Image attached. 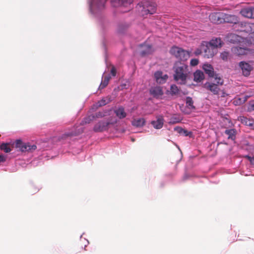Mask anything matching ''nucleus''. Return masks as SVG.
<instances>
[{
    "instance_id": "46",
    "label": "nucleus",
    "mask_w": 254,
    "mask_h": 254,
    "mask_svg": "<svg viewBox=\"0 0 254 254\" xmlns=\"http://www.w3.org/2000/svg\"><path fill=\"white\" fill-rule=\"evenodd\" d=\"M195 55H200L202 53H203V51L201 50V46L200 47V49H197L195 51Z\"/></svg>"
},
{
    "instance_id": "16",
    "label": "nucleus",
    "mask_w": 254,
    "mask_h": 254,
    "mask_svg": "<svg viewBox=\"0 0 254 254\" xmlns=\"http://www.w3.org/2000/svg\"><path fill=\"white\" fill-rule=\"evenodd\" d=\"M237 17H223V23L227 22L230 23H234L236 25L235 28H238L239 29L240 25H243V22H239L236 18Z\"/></svg>"
},
{
    "instance_id": "36",
    "label": "nucleus",
    "mask_w": 254,
    "mask_h": 254,
    "mask_svg": "<svg viewBox=\"0 0 254 254\" xmlns=\"http://www.w3.org/2000/svg\"><path fill=\"white\" fill-rule=\"evenodd\" d=\"M214 76L215 79L216 81V83L215 84H218V86L222 85L224 83L223 79L220 76H219L218 74H215Z\"/></svg>"
},
{
    "instance_id": "18",
    "label": "nucleus",
    "mask_w": 254,
    "mask_h": 254,
    "mask_svg": "<svg viewBox=\"0 0 254 254\" xmlns=\"http://www.w3.org/2000/svg\"><path fill=\"white\" fill-rule=\"evenodd\" d=\"M150 94L155 98H160L163 95L162 88L160 86L152 87L150 89Z\"/></svg>"
},
{
    "instance_id": "26",
    "label": "nucleus",
    "mask_w": 254,
    "mask_h": 254,
    "mask_svg": "<svg viewBox=\"0 0 254 254\" xmlns=\"http://www.w3.org/2000/svg\"><path fill=\"white\" fill-rule=\"evenodd\" d=\"M145 123V120L143 118L134 119L132 120L131 124L133 126L136 127H143Z\"/></svg>"
},
{
    "instance_id": "3",
    "label": "nucleus",
    "mask_w": 254,
    "mask_h": 254,
    "mask_svg": "<svg viewBox=\"0 0 254 254\" xmlns=\"http://www.w3.org/2000/svg\"><path fill=\"white\" fill-rule=\"evenodd\" d=\"M107 0H91L89 2L91 14H96L103 10Z\"/></svg>"
},
{
    "instance_id": "30",
    "label": "nucleus",
    "mask_w": 254,
    "mask_h": 254,
    "mask_svg": "<svg viewBox=\"0 0 254 254\" xmlns=\"http://www.w3.org/2000/svg\"><path fill=\"white\" fill-rule=\"evenodd\" d=\"M186 103L187 107L191 110L195 109V106L193 105V101L191 97H187L186 99Z\"/></svg>"
},
{
    "instance_id": "43",
    "label": "nucleus",
    "mask_w": 254,
    "mask_h": 254,
    "mask_svg": "<svg viewBox=\"0 0 254 254\" xmlns=\"http://www.w3.org/2000/svg\"><path fill=\"white\" fill-rule=\"evenodd\" d=\"M215 14L216 15H217V16H232L231 14L225 13H224L222 11H219V12H217L216 13H215Z\"/></svg>"
},
{
    "instance_id": "1",
    "label": "nucleus",
    "mask_w": 254,
    "mask_h": 254,
    "mask_svg": "<svg viewBox=\"0 0 254 254\" xmlns=\"http://www.w3.org/2000/svg\"><path fill=\"white\" fill-rule=\"evenodd\" d=\"M173 69L174 79L180 84H185L190 73L188 65L184 62H176Z\"/></svg>"
},
{
    "instance_id": "25",
    "label": "nucleus",
    "mask_w": 254,
    "mask_h": 254,
    "mask_svg": "<svg viewBox=\"0 0 254 254\" xmlns=\"http://www.w3.org/2000/svg\"><path fill=\"white\" fill-rule=\"evenodd\" d=\"M193 80L197 82H200L204 79V75L202 71L199 70H196L193 73Z\"/></svg>"
},
{
    "instance_id": "33",
    "label": "nucleus",
    "mask_w": 254,
    "mask_h": 254,
    "mask_svg": "<svg viewBox=\"0 0 254 254\" xmlns=\"http://www.w3.org/2000/svg\"><path fill=\"white\" fill-rule=\"evenodd\" d=\"M210 20L214 24H219L223 23V17H209Z\"/></svg>"
},
{
    "instance_id": "8",
    "label": "nucleus",
    "mask_w": 254,
    "mask_h": 254,
    "mask_svg": "<svg viewBox=\"0 0 254 254\" xmlns=\"http://www.w3.org/2000/svg\"><path fill=\"white\" fill-rule=\"evenodd\" d=\"M115 123H111L107 121H102L97 123L93 128V130L95 132H102L108 129L109 126Z\"/></svg>"
},
{
    "instance_id": "5",
    "label": "nucleus",
    "mask_w": 254,
    "mask_h": 254,
    "mask_svg": "<svg viewBox=\"0 0 254 254\" xmlns=\"http://www.w3.org/2000/svg\"><path fill=\"white\" fill-rule=\"evenodd\" d=\"M133 1V0H111L110 2L113 7L127 8V10L123 11L125 12L129 10Z\"/></svg>"
},
{
    "instance_id": "4",
    "label": "nucleus",
    "mask_w": 254,
    "mask_h": 254,
    "mask_svg": "<svg viewBox=\"0 0 254 254\" xmlns=\"http://www.w3.org/2000/svg\"><path fill=\"white\" fill-rule=\"evenodd\" d=\"M170 54L180 60L179 62H184L188 60L190 57L188 51L178 47H173L170 51Z\"/></svg>"
},
{
    "instance_id": "2",
    "label": "nucleus",
    "mask_w": 254,
    "mask_h": 254,
    "mask_svg": "<svg viewBox=\"0 0 254 254\" xmlns=\"http://www.w3.org/2000/svg\"><path fill=\"white\" fill-rule=\"evenodd\" d=\"M136 7L142 16L153 14L156 13L157 10L156 4L150 1H141L137 4Z\"/></svg>"
},
{
    "instance_id": "41",
    "label": "nucleus",
    "mask_w": 254,
    "mask_h": 254,
    "mask_svg": "<svg viewBox=\"0 0 254 254\" xmlns=\"http://www.w3.org/2000/svg\"><path fill=\"white\" fill-rule=\"evenodd\" d=\"M190 64L192 66H195L198 64V60L196 59H191Z\"/></svg>"
},
{
    "instance_id": "21",
    "label": "nucleus",
    "mask_w": 254,
    "mask_h": 254,
    "mask_svg": "<svg viewBox=\"0 0 254 254\" xmlns=\"http://www.w3.org/2000/svg\"><path fill=\"white\" fill-rule=\"evenodd\" d=\"M114 113L116 116L120 119L125 118L127 116V113L125 112V108L120 106L114 110Z\"/></svg>"
},
{
    "instance_id": "7",
    "label": "nucleus",
    "mask_w": 254,
    "mask_h": 254,
    "mask_svg": "<svg viewBox=\"0 0 254 254\" xmlns=\"http://www.w3.org/2000/svg\"><path fill=\"white\" fill-rule=\"evenodd\" d=\"M201 50L203 51L204 57L207 58H212L217 52V50H215L214 48L207 44V42L202 43Z\"/></svg>"
},
{
    "instance_id": "50",
    "label": "nucleus",
    "mask_w": 254,
    "mask_h": 254,
    "mask_svg": "<svg viewBox=\"0 0 254 254\" xmlns=\"http://www.w3.org/2000/svg\"><path fill=\"white\" fill-rule=\"evenodd\" d=\"M227 95H228V94L225 92H224V91H222L221 94V97H225Z\"/></svg>"
},
{
    "instance_id": "49",
    "label": "nucleus",
    "mask_w": 254,
    "mask_h": 254,
    "mask_svg": "<svg viewBox=\"0 0 254 254\" xmlns=\"http://www.w3.org/2000/svg\"><path fill=\"white\" fill-rule=\"evenodd\" d=\"M104 116H105L104 114H102V113L98 112L96 114V117L97 118H99V117H102Z\"/></svg>"
},
{
    "instance_id": "17",
    "label": "nucleus",
    "mask_w": 254,
    "mask_h": 254,
    "mask_svg": "<svg viewBox=\"0 0 254 254\" xmlns=\"http://www.w3.org/2000/svg\"><path fill=\"white\" fill-rule=\"evenodd\" d=\"M237 17H223V23L227 22L230 23H234L236 25L235 28H238L239 29L240 25H243V22H239L236 18Z\"/></svg>"
},
{
    "instance_id": "11",
    "label": "nucleus",
    "mask_w": 254,
    "mask_h": 254,
    "mask_svg": "<svg viewBox=\"0 0 254 254\" xmlns=\"http://www.w3.org/2000/svg\"><path fill=\"white\" fill-rule=\"evenodd\" d=\"M218 86V84L209 82H207L204 84V87L214 95H218L219 94L220 90Z\"/></svg>"
},
{
    "instance_id": "27",
    "label": "nucleus",
    "mask_w": 254,
    "mask_h": 254,
    "mask_svg": "<svg viewBox=\"0 0 254 254\" xmlns=\"http://www.w3.org/2000/svg\"><path fill=\"white\" fill-rule=\"evenodd\" d=\"M110 79L111 76L110 75H104L103 77V80L99 86V89H102L106 87Z\"/></svg>"
},
{
    "instance_id": "40",
    "label": "nucleus",
    "mask_w": 254,
    "mask_h": 254,
    "mask_svg": "<svg viewBox=\"0 0 254 254\" xmlns=\"http://www.w3.org/2000/svg\"><path fill=\"white\" fill-rule=\"evenodd\" d=\"M108 103V101L105 99H103L98 102L99 106H103L106 105Z\"/></svg>"
},
{
    "instance_id": "22",
    "label": "nucleus",
    "mask_w": 254,
    "mask_h": 254,
    "mask_svg": "<svg viewBox=\"0 0 254 254\" xmlns=\"http://www.w3.org/2000/svg\"><path fill=\"white\" fill-rule=\"evenodd\" d=\"M202 68L205 73L208 74L209 77H213L215 75L214 74V68L211 64H204Z\"/></svg>"
},
{
    "instance_id": "34",
    "label": "nucleus",
    "mask_w": 254,
    "mask_h": 254,
    "mask_svg": "<svg viewBox=\"0 0 254 254\" xmlns=\"http://www.w3.org/2000/svg\"><path fill=\"white\" fill-rule=\"evenodd\" d=\"M95 117L94 116H89L86 118H85L83 121L80 123V125L81 126H83L87 124L90 123L94 119Z\"/></svg>"
},
{
    "instance_id": "10",
    "label": "nucleus",
    "mask_w": 254,
    "mask_h": 254,
    "mask_svg": "<svg viewBox=\"0 0 254 254\" xmlns=\"http://www.w3.org/2000/svg\"><path fill=\"white\" fill-rule=\"evenodd\" d=\"M140 54L142 57L151 54L154 51L153 49L150 45L141 44L140 45Z\"/></svg>"
},
{
    "instance_id": "29",
    "label": "nucleus",
    "mask_w": 254,
    "mask_h": 254,
    "mask_svg": "<svg viewBox=\"0 0 254 254\" xmlns=\"http://www.w3.org/2000/svg\"><path fill=\"white\" fill-rule=\"evenodd\" d=\"M225 133L228 135V138L233 140L235 139L236 131L235 129H226Z\"/></svg>"
},
{
    "instance_id": "20",
    "label": "nucleus",
    "mask_w": 254,
    "mask_h": 254,
    "mask_svg": "<svg viewBox=\"0 0 254 254\" xmlns=\"http://www.w3.org/2000/svg\"><path fill=\"white\" fill-rule=\"evenodd\" d=\"M207 43L212 47L214 48L215 50H217L218 48H221L223 44L220 38L212 39L210 42H207Z\"/></svg>"
},
{
    "instance_id": "38",
    "label": "nucleus",
    "mask_w": 254,
    "mask_h": 254,
    "mask_svg": "<svg viewBox=\"0 0 254 254\" xmlns=\"http://www.w3.org/2000/svg\"><path fill=\"white\" fill-rule=\"evenodd\" d=\"M248 111L249 112L254 111V100L249 102L248 107Z\"/></svg>"
},
{
    "instance_id": "45",
    "label": "nucleus",
    "mask_w": 254,
    "mask_h": 254,
    "mask_svg": "<svg viewBox=\"0 0 254 254\" xmlns=\"http://www.w3.org/2000/svg\"><path fill=\"white\" fill-rule=\"evenodd\" d=\"M111 73L113 76H115L116 75V69L114 66L111 68Z\"/></svg>"
},
{
    "instance_id": "23",
    "label": "nucleus",
    "mask_w": 254,
    "mask_h": 254,
    "mask_svg": "<svg viewBox=\"0 0 254 254\" xmlns=\"http://www.w3.org/2000/svg\"><path fill=\"white\" fill-rule=\"evenodd\" d=\"M232 52L233 54L238 55H245L247 54L248 49L239 47H233L231 49Z\"/></svg>"
},
{
    "instance_id": "14",
    "label": "nucleus",
    "mask_w": 254,
    "mask_h": 254,
    "mask_svg": "<svg viewBox=\"0 0 254 254\" xmlns=\"http://www.w3.org/2000/svg\"><path fill=\"white\" fill-rule=\"evenodd\" d=\"M164 120L162 116H158L156 117V120L152 121L151 124L155 129H159L161 128L164 125Z\"/></svg>"
},
{
    "instance_id": "19",
    "label": "nucleus",
    "mask_w": 254,
    "mask_h": 254,
    "mask_svg": "<svg viewBox=\"0 0 254 254\" xmlns=\"http://www.w3.org/2000/svg\"><path fill=\"white\" fill-rule=\"evenodd\" d=\"M227 41L231 43H237L241 42L242 38L234 33L229 34L226 37Z\"/></svg>"
},
{
    "instance_id": "47",
    "label": "nucleus",
    "mask_w": 254,
    "mask_h": 254,
    "mask_svg": "<svg viewBox=\"0 0 254 254\" xmlns=\"http://www.w3.org/2000/svg\"><path fill=\"white\" fill-rule=\"evenodd\" d=\"M5 160L6 157L4 155L0 154V163L4 162Z\"/></svg>"
},
{
    "instance_id": "28",
    "label": "nucleus",
    "mask_w": 254,
    "mask_h": 254,
    "mask_svg": "<svg viewBox=\"0 0 254 254\" xmlns=\"http://www.w3.org/2000/svg\"><path fill=\"white\" fill-rule=\"evenodd\" d=\"M183 118L180 115L176 114L173 115L170 119L169 123L170 124H175L182 121Z\"/></svg>"
},
{
    "instance_id": "13",
    "label": "nucleus",
    "mask_w": 254,
    "mask_h": 254,
    "mask_svg": "<svg viewBox=\"0 0 254 254\" xmlns=\"http://www.w3.org/2000/svg\"><path fill=\"white\" fill-rule=\"evenodd\" d=\"M243 25H240L238 30L247 33H254V23L243 22Z\"/></svg>"
},
{
    "instance_id": "51",
    "label": "nucleus",
    "mask_w": 254,
    "mask_h": 254,
    "mask_svg": "<svg viewBox=\"0 0 254 254\" xmlns=\"http://www.w3.org/2000/svg\"><path fill=\"white\" fill-rule=\"evenodd\" d=\"M251 37L253 39V40L254 41V34L253 36H251Z\"/></svg>"
},
{
    "instance_id": "31",
    "label": "nucleus",
    "mask_w": 254,
    "mask_h": 254,
    "mask_svg": "<svg viewBox=\"0 0 254 254\" xmlns=\"http://www.w3.org/2000/svg\"><path fill=\"white\" fill-rule=\"evenodd\" d=\"M241 122L246 126L252 127L253 126V121L247 118L242 116L240 117Z\"/></svg>"
},
{
    "instance_id": "12",
    "label": "nucleus",
    "mask_w": 254,
    "mask_h": 254,
    "mask_svg": "<svg viewBox=\"0 0 254 254\" xmlns=\"http://www.w3.org/2000/svg\"><path fill=\"white\" fill-rule=\"evenodd\" d=\"M83 132V128L81 127L78 130H75V131L67 132L63 134L62 135L59 137L58 140L59 141L65 140L68 137H71L72 136L77 135L80 133H82Z\"/></svg>"
},
{
    "instance_id": "37",
    "label": "nucleus",
    "mask_w": 254,
    "mask_h": 254,
    "mask_svg": "<svg viewBox=\"0 0 254 254\" xmlns=\"http://www.w3.org/2000/svg\"><path fill=\"white\" fill-rule=\"evenodd\" d=\"M229 56V54L227 52H223L220 55L221 59L224 61H226L228 60Z\"/></svg>"
},
{
    "instance_id": "35",
    "label": "nucleus",
    "mask_w": 254,
    "mask_h": 254,
    "mask_svg": "<svg viewBox=\"0 0 254 254\" xmlns=\"http://www.w3.org/2000/svg\"><path fill=\"white\" fill-rule=\"evenodd\" d=\"M179 89L176 85L173 84L171 86L170 94H171V95H177L179 93Z\"/></svg>"
},
{
    "instance_id": "24",
    "label": "nucleus",
    "mask_w": 254,
    "mask_h": 254,
    "mask_svg": "<svg viewBox=\"0 0 254 254\" xmlns=\"http://www.w3.org/2000/svg\"><path fill=\"white\" fill-rule=\"evenodd\" d=\"M242 16H254V7L248 6L242 8L240 11Z\"/></svg>"
},
{
    "instance_id": "9",
    "label": "nucleus",
    "mask_w": 254,
    "mask_h": 254,
    "mask_svg": "<svg viewBox=\"0 0 254 254\" xmlns=\"http://www.w3.org/2000/svg\"><path fill=\"white\" fill-rule=\"evenodd\" d=\"M239 65L242 71L243 74L245 76H248L250 75L253 67L249 63L242 61L239 63Z\"/></svg>"
},
{
    "instance_id": "32",
    "label": "nucleus",
    "mask_w": 254,
    "mask_h": 254,
    "mask_svg": "<svg viewBox=\"0 0 254 254\" xmlns=\"http://www.w3.org/2000/svg\"><path fill=\"white\" fill-rule=\"evenodd\" d=\"M10 144L8 143H2L0 145V149L5 153H9L11 151Z\"/></svg>"
},
{
    "instance_id": "48",
    "label": "nucleus",
    "mask_w": 254,
    "mask_h": 254,
    "mask_svg": "<svg viewBox=\"0 0 254 254\" xmlns=\"http://www.w3.org/2000/svg\"><path fill=\"white\" fill-rule=\"evenodd\" d=\"M247 157L248 158L251 164L253 165H254V157H251L250 156H247Z\"/></svg>"
},
{
    "instance_id": "15",
    "label": "nucleus",
    "mask_w": 254,
    "mask_h": 254,
    "mask_svg": "<svg viewBox=\"0 0 254 254\" xmlns=\"http://www.w3.org/2000/svg\"><path fill=\"white\" fill-rule=\"evenodd\" d=\"M154 77L156 82L159 84L165 83L168 78L167 74H163L161 71H157L154 73Z\"/></svg>"
},
{
    "instance_id": "44",
    "label": "nucleus",
    "mask_w": 254,
    "mask_h": 254,
    "mask_svg": "<svg viewBox=\"0 0 254 254\" xmlns=\"http://www.w3.org/2000/svg\"><path fill=\"white\" fill-rule=\"evenodd\" d=\"M183 128L181 127H177L174 128V130L179 133L180 134H182Z\"/></svg>"
},
{
    "instance_id": "39",
    "label": "nucleus",
    "mask_w": 254,
    "mask_h": 254,
    "mask_svg": "<svg viewBox=\"0 0 254 254\" xmlns=\"http://www.w3.org/2000/svg\"><path fill=\"white\" fill-rule=\"evenodd\" d=\"M246 98L243 100H242L241 98L236 99L234 100V103L235 105H240L244 103L246 101Z\"/></svg>"
},
{
    "instance_id": "42",
    "label": "nucleus",
    "mask_w": 254,
    "mask_h": 254,
    "mask_svg": "<svg viewBox=\"0 0 254 254\" xmlns=\"http://www.w3.org/2000/svg\"><path fill=\"white\" fill-rule=\"evenodd\" d=\"M192 133L190 131H188L187 130L183 129L182 134L184 135L185 136H190Z\"/></svg>"
},
{
    "instance_id": "6",
    "label": "nucleus",
    "mask_w": 254,
    "mask_h": 254,
    "mask_svg": "<svg viewBox=\"0 0 254 254\" xmlns=\"http://www.w3.org/2000/svg\"><path fill=\"white\" fill-rule=\"evenodd\" d=\"M15 148H18L22 152H32L37 148L36 145H31L29 143H25L20 140L15 141Z\"/></svg>"
},
{
    "instance_id": "52",
    "label": "nucleus",
    "mask_w": 254,
    "mask_h": 254,
    "mask_svg": "<svg viewBox=\"0 0 254 254\" xmlns=\"http://www.w3.org/2000/svg\"><path fill=\"white\" fill-rule=\"evenodd\" d=\"M248 17H249V18H254V17H252V16Z\"/></svg>"
}]
</instances>
